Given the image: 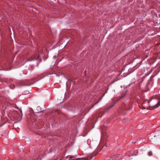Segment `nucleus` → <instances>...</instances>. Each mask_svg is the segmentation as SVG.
<instances>
[{"instance_id": "10", "label": "nucleus", "mask_w": 160, "mask_h": 160, "mask_svg": "<svg viewBox=\"0 0 160 160\" xmlns=\"http://www.w3.org/2000/svg\"><path fill=\"white\" fill-rule=\"evenodd\" d=\"M39 58V56H38V58H33L31 60H38V58Z\"/></svg>"}, {"instance_id": "14", "label": "nucleus", "mask_w": 160, "mask_h": 160, "mask_svg": "<svg viewBox=\"0 0 160 160\" xmlns=\"http://www.w3.org/2000/svg\"><path fill=\"white\" fill-rule=\"evenodd\" d=\"M116 81H113L112 82H111V83H110V85H111V84H112L114 82H115Z\"/></svg>"}, {"instance_id": "2", "label": "nucleus", "mask_w": 160, "mask_h": 160, "mask_svg": "<svg viewBox=\"0 0 160 160\" xmlns=\"http://www.w3.org/2000/svg\"><path fill=\"white\" fill-rule=\"evenodd\" d=\"M120 155L118 154H116L113 155L111 156L109 160H115L116 159L120 158Z\"/></svg>"}, {"instance_id": "4", "label": "nucleus", "mask_w": 160, "mask_h": 160, "mask_svg": "<svg viewBox=\"0 0 160 160\" xmlns=\"http://www.w3.org/2000/svg\"><path fill=\"white\" fill-rule=\"evenodd\" d=\"M97 153L96 152H93V153L92 154V155H90V156L88 157V158H89L88 159H85V160H88V159H92L93 157L94 156H96L97 154Z\"/></svg>"}, {"instance_id": "13", "label": "nucleus", "mask_w": 160, "mask_h": 160, "mask_svg": "<svg viewBox=\"0 0 160 160\" xmlns=\"http://www.w3.org/2000/svg\"><path fill=\"white\" fill-rule=\"evenodd\" d=\"M13 114H16L17 115H19L18 113L17 112H13Z\"/></svg>"}, {"instance_id": "9", "label": "nucleus", "mask_w": 160, "mask_h": 160, "mask_svg": "<svg viewBox=\"0 0 160 160\" xmlns=\"http://www.w3.org/2000/svg\"><path fill=\"white\" fill-rule=\"evenodd\" d=\"M134 152H135L136 153L135 154H132V156H133V155H136L137 154V153H138V151L137 150H136L134 151Z\"/></svg>"}, {"instance_id": "18", "label": "nucleus", "mask_w": 160, "mask_h": 160, "mask_svg": "<svg viewBox=\"0 0 160 160\" xmlns=\"http://www.w3.org/2000/svg\"><path fill=\"white\" fill-rule=\"evenodd\" d=\"M34 123H35V124H36V122H34Z\"/></svg>"}, {"instance_id": "12", "label": "nucleus", "mask_w": 160, "mask_h": 160, "mask_svg": "<svg viewBox=\"0 0 160 160\" xmlns=\"http://www.w3.org/2000/svg\"><path fill=\"white\" fill-rule=\"evenodd\" d=\"M30 97V96L29 95H28L27 97H25V96H24V98L25 99H27Z\"/></svg>"}, {"instance_id": "6", "label": "nucleus", "mask_w": 160, "mask_h": 160, "mask_svg": "<svg viewBox=\"0 0 160 160\" xmlns=\"http://www.w3.org/2000/svg\"><path fill=\"white\" fill-rule=\"evenodd\" d=\"M27 93H28V94H29V91H24L23 92L22 94L23 95H25L27 94Z\"/></svg>"}, {"instance_id": "8", "label": "nucleus", "mask_w": 160, "mask_h": 160, "mask_svg": "<svg viewBox=\"0 0 160 160\" xmlns=\"http://www.w3.org/2000/svg\"><path fill=\"white\" fill-rule=\"evenodd\" d=\"M143 104H144V102L142 103V105H141V107L140 106H139L140 108H142V109H145L146 108L145 107L143 106Z\"/></svg>"}, {"instance_id": "15", "label": "nucleus", "mask_w": 160, "mask_h": 160, "mask_svg": "<svg viewBox=\"0 0 160 160\" xmlns=\"http://www.w3.org/2000/svg\"><path fill=\"white\" fill-rule=\"evenodd\" d=\"M81 158H77V159H76V160H74V159H72L71 160H79L80 159H81Z\"/></svg>"}, {"instance_id": "11", "label": "nucleus", "mask_w": 160, "mask_h": 160, "mask_svg": "<svg viewBox=\"0 0 160 160\" xmlns=\"http://www.w3.org/2000/svg\"><path fill=\"white\" fill-rule=\"evenodd\" d=\"M35 128H41V127H40L39 126V125H37L36 126H35Z\"/></svg>"}, {"instance_id": "17", "label": "nucleus", "mask_w": 160, "mask_h": 160, "mask_svg": "<svg viewBox=\"0 0 160 160\" xmlns=\"http://www.w3.org/2000/svg\"><path fill=\"white\" fill-rule=\"evenodd\" d=\"M105 138L106 139L107 138V137L106 136L105 137Z\"/></svg>"}, {"instance_id": "7", "label": "nucleus", "mask_w": 160, "mask_h": 160, "mask_svg": "<svg viewBox=\"0 0 160 160\" xmlns=\"http://www.w3.org/2000/svg\"><path fill=\"white\" fill-rule=\"evenodd\" d=\"M152 151H149L148 153V155L149 156H151L152 155Z\"/></svg>"}, {"instance_id": "1", "label": "nucleus", "mask_w": 160, "mask_h": 160, "mask_svg": "<svg viewBox=\"0 0 160 160\" xmlns=\"http://www.w3.org/2000/svg\"><path fill=\"white\" fill-rule=\"evenodd\" d=\"M148 103L150 107L155 108L158 107L160 106V96L158 97V98H152Z\"/></svg>"}, {"instance_id": "16", "label": "nucleus", "mask_w": 160, "mask_h": 160, "mask_svg": "<svg viewBox=\"0 0 160 160\" xmlns=\"http://www.w3.org/2000/svg\"><path fill=\"white\" fill-rule=\"evenodd\" d=\"M128 157H130V156H131V155H128Z\"/></svg>"}, {"instance_id": "3", "label": "nucleus", "mask_w": 160, "mask_h": 160, "mask_svg": "<svg viewBox=\"0 0 160 160\" xmlns=\"http://www.w3.org/2000/svg\"><path fill=\"white\" fill-rule=\"evenodd\" d=\"M115 104H113V105H111L108 108H105L103 110V113H106L107 112L108 110L110 109Z\"/></svg>"}, {"instance_id": "5", "label": "nucleus", "mask_w": 160, "mask_h": 160, "mask_svg": "<svg viewBox=\"0 0 160 160\" xmlns=\"http://www.w3.org/2000/svg\"><path fill=\"white\" fill-rule=\"evenodd\" d=\"M97 153L96 152H93V153L92 154V155H90V156L88 157V158H89L88 159H85V160H88V159H92L93 157L94 156H96L97 154Z\"/></svg>"}]
</instances>
